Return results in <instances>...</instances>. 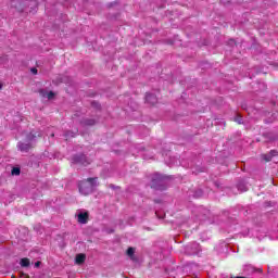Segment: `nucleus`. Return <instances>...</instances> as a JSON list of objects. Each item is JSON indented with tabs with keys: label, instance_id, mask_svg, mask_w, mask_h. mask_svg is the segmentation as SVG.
<instances>
[{
	"label": "nucleus",
	"instance_id": "nucleus-1",
	"mask_svg": "<svg viewBox=\"0 0 278 278\" xmlns=\"http://www.w3.org/2000/svg\"><path fill=\"white\" fill-rule=\"evenodd\" d=\"M98 179L99 178H88L87 180L80 181L78 185L80 194H84V197L92 194V190L99 186Z\"/></svg>",
	"mask_w": 278,
	"mask_h": 278
},
{
	"label": "nucleus",
	"instance_id": "nucleus-2",
	"mask_svg": "<svg viewBox=\"0 0 278 278\" xmlns=\"http://www.w3.org/2000/svg\"><path fill=\"white\" fill-rule=\"evenodd\" d=\"M90 214L88 211H77L76 218L80 225H86L88 223Z\"/></svg>",
	"mask_w": 278,
	"mask_h": 278
},
{
	"label": "nucleus",
	"instance_id": "nucleus-3",
	"mask_svg": "<svg viewBox=\"0 0 278 278\" xmlns=\"http://www.w3.org/2000/svg\"><path fill=\"white\" fill-rule=\"evenodd\" d=\"M163 181H164V176L160 174H154L152 177L151 188H155L156 190H160V187L162 186Z\"/></svg>",
	"mask_w": 278,
	"mask_h": 278
},
{
	"label": "nucleus",
	"instance_id": "nucleus-4",
	"mask_svg": "<svg viewBox=\"0 0 278 278\" xmlns=\"http://www.w3.org/2000/svg\"><path fill=\"white\" fill-rule=\"evenodd\" d=\"M74 162L76 164H83L84 166H88V164H90V162H88V157H86L84 154L74 157Z\"/></svg>",
	"mask_w": 278,
	"mask_h": 278
},
{
	"label": "nucleus",
	"instance_id": "nucleus-5",
	"mask_svg": "<svg viewBox=\"0 0 278 278\" xmlns=\"http://www.w3.org/2000/svg\"><path fill=\"white\" fill-rule=\"evenodd\" d=\"M146 101L147 103H150V105H155V103H157V97L153 93H147Z\"/></svg>",
	"mask_w": 278,
	"mask_h": 278
},
{
	"label": "nucleus",
	"instance_id": "nucleus-6",
	"mask_svg": "<svg viewBox=\"0 0 278 278\" xmlns=\"http://www.w3.org/2000/svg\"><path fill=\"white\" fill-rule=\"evenodd\" d=\"M84 262H86V254H77L75 257V264H77L78 266H81Z\"/></svg>",
	"mask_w": 278,
	"mask_h": 278
},
{
	"label": "nucleus",
	"instance_id": "nucleus-7",
	"mask_svg": "<svg viewBox=\"0 0 278 278\" xmlns=\"http://www.w3.org/2000/svg\"><path fill=\"white\" fill-rule=\"evenodd\" d=\"M17 147H18L20 151H22L24 153H27L30 148L29 143H21V142L17 144Z\"/></svg>",
	"mask_w": 278,
	"mask_h": 278
},
{
	"label": "nucleus",
	"instance_id": "nucleus-8",
	"mask_svg": "<svg viewBox=\"0 0 278 278\" xmlns=\"http://www.w3.org/2000/svg\"><path fill=\"white\" fill-rule=\"evenodd\" d=\"M134 253H136V249L128 248L127 255H128V257H130V260H136V256H134Z\"/></svg>",
	"mask_w": 278,
	"mask_h": 278
},
{
	"label": "nucleus",
	"instance_id": "nucleus-9",
	"mask_svg": "<svg viewBox=\"0 0 278 278\" xmlns=\"http://www.w3.org/2000/svg\"><path fill=\"white\" fill-rule=\"evenodd\" d=\"M21 266H23L24 268H27V266H29L30 262L29 258H22L20 262Z\"/></svg>",
	"mask_w": 278,
	"mask_h": 278
},
{
	"label": "nucleus",
	"instance_id": "nucleus-10",
	"mask_svg": "<svg viewBox=\"0 0 278 278\" xmlns=\"http://www.w3.org/2000/svg\"><path fill=\"white\" fill-rule=\"evenodd\" d=\"M262 157L265 160V162H270L273 160V155L270 154H263Z\"/></svg>",
	"mask_w": 278,
	"mask_h": 278
},
{
	"label": "nucleus",
	"instance_id": "nucleus-11",
	"mask_svg": "<svg viewBox=\"0 0 278 278\" xmlns=\"http://www.w3.org/2000/svg\"><path fill=\"white\" fill-rule=\"evenodd\" d=\"M12 175H21V168H18V167H13V169H12Z\"/></svg>",
	"mask_w": 278,
	"mask_h": 278
},
{
	"label": "nucleus",
	"instance_id": "nucleus-12",
	"mask_svg": "<svg viewBox=\"0 0 278 278\" xmlns=\"http://www.w3.org/2000/svg\"><path fill=\"white\" fill-rule=\"evenodd\" d=\"M43 97H47V99H53L54 93H53V91H50V92L43 94Z\"/></svg>",
	"mask_w": 278,
	"mask_h": 278
},
{
	"label": "nucleus",
	"instance_id": "nucleus-13",
	"mask_svg": "<svg viewBox=\"0 0 278 278\" xmlns=\"http://www.w3.org/2000/svg\"><path fill=\"white\" fill-rule=\"evenodd\" d=\"M236 123H238L239 125H242V116H237L235 118Z\"/></svg>",
	"mask_w": 278,
	"mask_h": 278
},
{
	"label": "nucleus",
	"instance_id": "nucleus-14",
	"mask_svg": "<svg viewBox=\"0 0 278 278\" xmlns=\"http://www.w3.org/2000/svg\"><path fill=\"white\" fill-rule=\"evenodd\" d=\"M269 155H271V157H276V155H277V150H271V151L269 152Z\"/></svg>",
	"mask_w": 278,
	"mask_h": 278
},
{
	"label": "nucleus",
	"instance_id": "nucleus-15",
	"mask_svg": "<svg viewBox=\"0 0 278 278\" xmlns=\"http://www.w3.org/2000/svg\"><path fill=\"white\" fill-rule=\"evenodd\" d=\"M30 71H31V73H33L34 75H37V74H38V70H37L36 67H33Z\"/></svg>",
	"mask_w": 278,
	"mask_h": 278
},
{
	"label": "nucleus",
	"instance_id": "nucleus-16",
	"mask_svg": "<svg viewBox=\"0 0 278 278\" xmlns=\"http://www.w3.org/2000/svg\"><path fill=\"white\" fill-rule=\"evenodd\" d=\"M34 138H36V135H34V134H30V135L28 136V140H34Z\"/></svg>",
	"mask_w": 278,
	"mask_h": 278
},
{
	"label": "nucleus",
	"instance_id": "nucleus-17",
	"mask_svg": "<svg viewBox=\"0 0 278 278\" xmlns=\"http://www.w3.org/2000/svg\"><path fill=\"white\" fill-rule=\"evenodd\" d=\"M40 266V262L35 263V267L38 268Z\"/></svg>",
	"mask_w": 278,
	"mask_h": 278
},
{
	"label": "nucleus",
	"instance_id": "nucleus-18",
	"mask_svg": "<svg viewBox=\"0 0 278 278\" xmlns=\"http://www.w3.org/2000/svg\"><path fill=\"white\" fill-rule=\"evenodd\" d=\"M88 125H94V121H90Z\"/></svg>",
	"mask_w": 278,
	"mask_h": 278
},
{
	"label": "nucleus",
	"instance_id": "nucleus-19",
	"mask_svg": "<svg viewBox=\"0 0 278 278\" xmlns=\"http://www.w3.org/2000/svg\"><path fill=\"white\" fill-rule=\"evenodd\" d=\"M110 188H114V185H110Z\"/></svg>",
	"mask_w": 278,
	"mask_h": 278
},
{
	"label": "nucleus",
	"instance_id": "nucleus-20",
	"mask_svg": "<svg viewBox=\"0 0 278 278\" xmlns=\"http://www.w3.org/2000/svg\"><path fill=\"white\" fill-rule=\"evenodd\" d=\"M1 88H3V86L0 84V90H1Z\"/></svg>",
	"mask_w": 278,
	"mask_h": 278
},
{
	"label": "nucleus",
	"instance_id": "nucleus-21",
	"mask_svg": "<svg viewBox=\"0 0 278 278\" xmlns=\"http://www.w3.org/2000/svg\"><path fill=\"white\" fill-rule=\"evenodd\" d=\"M258 273H262V269H258Z\"/></svg>",
	"mask_w": 278,
	"mask_h": 278
}]
</instances>
